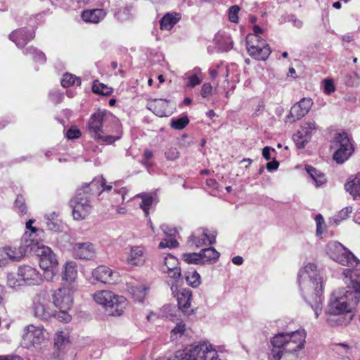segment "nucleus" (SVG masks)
<instances>
[{
	"label": "nucleus",
	"mask_w": 360,
	"mask_h": 360,
	"mask_svg": "<svg viewBox=\"0 0 360 360\" xmlns=\"http://www.w3.org/2000/svg\"><path fill=\"white\" fill-rule=\"evenodd\" d=\"M94 300L102 305L112 316H120L124 312L127 302L124 297L117 295L109 290H99L93 295Z\"/></svg>",
	"instance_id": "obj_5"
},
{
	"label": "nucleus",
	"mask_w": 360,
	"mask_h": 360,
	"mask_svg": "<svg viewBox=\"0 0 360 360\" xmlns=\"http://www.w3.org/2000/svg\"><path fill=\"white\" fill-rule=\"evenodd\" d=\"M107 12L103 8L87 9L81 14V18L86 22L98 24L106 16Z\"/></svg>",
	"instance_id": "obj_26"
},
{
	"label": "nucleus",
	"mask_w": 360,
	"mask_h": 360,
	"mask_svg": "<svg viewBox=\"0 0 360 360\" xmlns=\"http://www.w3.org/2000/svg\"><path fill=\"white\" fill-rule=\"evenodd\" d=\"M92 91L96 94L104 96L110 95L112 92V89L110 88L97 81L94 82Z\"/></svg>",
	"instance_id": "obj_43"
},
{
	"label": "nucleus",
	"mask_w": 360,
	"mask_h": 360,
	"mask_svg": "<svg viewBox=\"0 0 360 360\" xmlns=\"http://www.w3.org/2000/svg\"><path fill=\"white\" fill-rule=\"evenodd\" d=\"M15 207L18 209V212L22 214L27 213V207L25 203V199L23 196L18 195L15 202Z\"/></svg>",
	"instance_id": "obj_51"
},
{
	"label": "nucleus",
	"mask_w": 360,
	"mask_h": 360,
	"mask_svg": "<svg viewBox=\"0 0 360 360\" xmlns=\"http://www.w3.org/2000/svg\"><path fill=\"white\" fill-rule=\"evenodd\" d=\"M246 48L249 55L259 60H266L271 53L269 45L257 34L247 36Z\"/></svg>",
	"instance_id": "obj_12"
},
{
	"label": "nucleus",
	"mask_w": 360,
	"mask_h": 360,
	"mask_svg": "<svg viewBox=\"0 0 360 360\" xmlns=\"http://www.w3.org/2000/svg\"><path fill=\"white\" fill-rule=\"evenodd\" d=\"M28 249L30 252H32L39 257V265L41 269L56 266L58 264L56 256L51 248L39 241L28 246Z\"/></svg>",
	"instance_id": "obj_13"
},
{
	"label": "nucleus",
	"mask_w": 360,
	"mask_h": 360,
	"mask_svg": "<svg viewBox=\"0 0 360 360\" xmlns=\"http://www.w3.org/2000/svg\"><path fill=\"white\" fill-rule=\"evenodd\" d=\"M334 147L336 151L333 158L338 163H342L347 160L354 151V147L346 133L338 134L334 141Z\"/></svg>",
	"instance_id": "obj_14"
},
{
	"label": "nucleus",
	"mask_w": 360,
	"mask_h": 360,
	"mask_svg": "<svg viewBox=\"0 0 360 360\" xmlns=\"http://www.w3.org/2000/svg\"><path fill=\"white\" fill-rule=\"evenodd\" d=\"M143 155H144L145 160L143 162V163L144 165H147L148 164L147 161L153 158V153L151 150L146 149L144 151Z\"/></svg>",
	"instance_id": "obj_64"
},
{
	"label": "nucleus",
	"mask_w": 360,
	"mask_h": 360,
	"mask_svg": "<svg viewBox=\"0 0 360 360\" xmlns=\"http://www.w3.org/2000/svg\"><path fill=\"white\" fill-rule=\"evenodd\" d=\"M80 135H81L80 131L75 127L70 128L66 133V136L68 139H73L79 138L80 136Z\"/></svg>",
	"instance_id": "obj_55"
},
{
	"label": "nucleus",
	"mask_w": 360,
	"mask_h": 360,
	"mask_svg": "<svg viewBox=\"0 0 360 360\" xmlns=\"http://www.w3.org/2000/svg\"><path fill=\"white\" fill-rule=\"evenodd\" d=\"M306 171L309 174L311 179L316 184V186H320L326 183L325 174L311 166H307Z\"/></svg>",
	"instance_id": "obj_36"
},
{
	"label": "nucleus",
	"mask_w": 360,
	"mask_h": 360,
	"mask_svg": "<svg viewBox=\"0 0 360 360\" xmlns=\"http://www.w3.org/2000/svg\"><path fill=\"white\" fill-rule=\"evenodd\" d=\"M105 117V113L103 111L99 110L94 113L89 118L87 128L91 136L96 140L103 143H112L116 140H118L120 136L105 134L108 131L103 129Z\"/></svg>",
	"instance_id": "obj_7"
},
{
	"label": "nucleus",
	"mask_w": 360,
	"mask_h": 360,
	"mask_svg": "<svg viewBox=\"0 0 360 360\" xmlns=\"http://www.w3.org/2000/svg\"><path fill=\"white\" fill-rule=\"evenodd\" d=\"M180 19L179 15L167 13L160 20V28L163 30H170Z\"/></svg>",
	"instance_id": "obj_35"
},
{
	"label": "nucleus",
	"mask_w": 360,
	"mask_h": 360,
	"mask_svg": "<svg viewBox=\"0 0 360 360\" xmlns=\"http://www.w3.org/2000/svg\"><path fill=\"white\" fill-rule=\"evenodd\" d=\"M179 245V243L176 240L173 238L172 237L169 238H166L162 240L159 244V248H176Z\"/></svg>",
	"instance_id": "obj_50"
},
{
	"label": "nucleus",
	"mask_w": 360,
	"mask_h": 360,
	"mask_svg": "<svg viewBox=\"0 0 360 360\" xmlns=\"http://www.w3.org/2000/svg\"><path fill=\"white\" fill-rule=\"evenodd\" d=\"M161 271L167 274L169 277L176 279L181 276V269L179 266V261L174 256L168 254L163 259Z\"/></svg>",
	"instance_id": "obj_23"
},
{
	"label": "nucleus",
	"mask_w": 360,
	"mask_h": 360,
	"mask_svg": "<svg viewBox=\"0 0 360 360\" xmlns=\"http://www.w3.org/2000/svg\"><path fill=\"white\" fill-rule=\"evenodd\" d=\"M185 78L188 80L186 86L188 87H194L201 83L202 81V75L199 68H195L191 72L185 75Z\"/></svg>",
	"instance_id": "obj_34"
},
{
	"label": "nucleus",
	"mask_w": 360,
	"mask_h": 360,
	"mask_svg": "<svg viewBox=\"0 0 360 360\" xmlns=\"http://www.w3.org/2000/svg\"><path fill=\"white\" fill-rule=\"evenodd\" d=\"M145 248L143 246H131L127 252V262L131 266H141L145 262Z\"/></svg>",
	"instance_id": "obj_24"
},
{
	"label": "nucleus",
	"mask_w": 360,
	"mask_h": 360,
	"mask_svg": "<svg viewBox=\"0 0 360 360\" xmlns=\"http://www.w3.org/2000/svg\"><path fill=\"white\" fill-rule=\"evenodd\" d=\"M271 152H275V150L271 148V147L269 146H266L263 148L262 150V155L263 157L267 160H269L271 159Z\"/></svg>",
	"instance_id": "obj_59"
},
{
	"label": "nucleus",
	"mask_w": 360,
	"mask_h": 360,
	"mask_svg": "<svg viewBox=\"0 0 360 360\" xmlns=\"http://www.w3.org/2000/svg\"><path fill=\"white\" fill-rule=\"evenodd\" d=\"M26 54H30L33 59L39 63H44L46 60L44 53L33 47H29L26 49Z\"/></svg>",
	"instance_id": "obj_42"
},
{
	"label": "nucleus",
	"mask_w": 360,
	"mask_h": 360,
	"mask_svg": "<svg viewBox=\"0 0 360 360\" xmlns=\"http://www.w3.org/2000/svg\"><path fill=\"white\" fill-rule=\"evenodd\" d=\"M357 273L360 274V267L355 269H346L344 271L345 283L350 290L342 289L333 292L327 307L328 314L340 315L352 312L360 297V278H352Z\"/></svg>",
	"instance_id": "obj_1"
},
{
	"label": "nucleus",
	"mask_w": 360,
	"mask_h": 360,
	"mask_svg": "<svg viewBox=\"0 0 360 360\" xmlns=\"http://www.w3.org/2000/svg\"><path fill=\"white\" fill-rule=\"evenodd\" d=\"M99 184L102 188V193H108L110 200L112 202V206H116L119 203L124 202L125 200V195L127 193V190L125 187H120L118 184L113 183L110 185H106L105 180L103 178L94 179L89 185V189L92 191L94 188Z\"/></svg>",
	"instance_id": "obj_10"
},
{
	"label": "nucleus",
	"mask_w": 360,
	"mask_h": 360,
	"mask_svg": "<svg viewBox=\"0 0 360 360\" xmlns=\"http://www.w3.org/2000/svg\"><path fill=\"white\" fill-rule=\"evenodd\" d=\"M27 252L30 250L22 241L18 248L6 246L0 248V267L6 265L9 260L19 261Z\"/></svg>",
	"instance_id": "obj_18"
},
{
	"label": "nucleus",
	"mask_w": 360,
	"mask_h": 360,
	"mask_svg": "<svg viewBox=\"0 0 360 360\" xmlns=\"http://www.w3.org/2000/svg\"><path fill=\"white\" fill-rule=\"evenodd\" d=\"M72 253L76 259L91 260L96 257V250L91 242H78L72 245Z\"/></svg>",
	"instance_id": "obj_20"
},
{
	"label": "nucleus",
	"mask_w": 360,
	"mask_h": 360,
	"mask_svg": "<svg viewBox=\"0 0 360 360\" xmlns=\"http://www.w3.org/2000/svg\"><path fill=\"white\" fill-rule=\"evenodd\" d=\"M316 226H317V233L320 232L321 224L324 223V220L323 217L321 214H318L315 218Z\"/></svg>",
	"instance_id": "obj_63"
},
{
	"label": "nucleus",
	"mask_w": 360,
	"mask_h": 360,
	"mask_svg": "<svg viewBox=\"0 0 360 360\" xmlns=\"http://www.w3.org/2000/svg\"><path fill=\"white\" fill-rule=\"evenodd\" d=\"M48 340L49 333L44 327L30 324L24 328L22 345L27 349L38 347Z\"/></svg>",
	"instance_id": "obj_11"
},
{
	"label": "nucleus",
	"mask_w": 360,
	"mask_h": 360,
	"mask_svg": "<svg viewBox=\"0 0 360 360\" xmlns=\"http://www.w3.org/2000/svg\"><path fill=\"white\" fill-rule=\"evenodd\" d=\"M212 93V86L210 83H205L201 88L200 94L203 98L211 96Z\"/></svg>",
	"instance_id": "obj_53"
},
{
	"label": "nucleus",
	"mask_w": 360,
	"mask_h": 360,
	"mask_svg": "<svg viewBox=\"0 0 360 360\" xmlns=\"http://www.w3.org/2000/svg\"><path fill=\"white\" fill-rule=\"evenodd\" d=\"M313 101L309 98H304L300 102L295 103L290 109L287 116V122H294L306 115L310 110Z\"/></svg>",
	"instance_id": "obj_21"
},
{
	"label": "nucleus",
	"mask_w": 360,
	"mask_h": 360,
	"mask_svg": "<svg viewBox=\"0 0 360 360\" xmlns=\"http://www.w3.org/2000/svg\"><path fill=\"white\" fill-rule=\"evenodd\" d=\"M0 360H22V359L18 355H1Z\"/></svg>",
	"instance_id": "obj_62"
},
{
	"label": "nucleus",
	"mask_w": 360,
	"mask_h": 360,
	"mask_svg": "<svg viewBox=\"0 0 360 360\" xmlns=\"http://www.w3.org/2000/svg\"><path fill=\"white\" fill-rule=\"evenodd\" d=\"M149 287L144 283L138 282L130 283L128 285V291L131 295L134 301L142 302L146 297Z\"/></svg>",
	"instance_id": "obj_25"
},
{
	"label": "nucleus",
	"mask_w": 360,
	"mask_h": 360,
	"mask_svg": "<svg viewBox=\"0 0 360 360\" xmlns=\"http://www.w3.org/2000/svg\"><path fill=\"white\" fill-rule=\"evenodd\" d=\"M69 343L68 333L65 331H58L54 339V345L57 349H61L63 347Z\"/></svg>",
	"instance_id": "obj_39"
},
{
	"label": "nucleus",
	"mask_w": 360,
	"mask_h": 360,
	"mask_svg": "<svg viewBox=\"0 0 360 360\" xmlns=\"http://www.w3.org/2000/svg\"><path fill=\"white\" fill-rule=\"evenodd\" d=\"M75 291L73 285H63L54 290L52 293V303L56 310V319L60 321L68 323L71 321V316L68 311L73 304V294Z\"/></svg>",
	"instance_id": "obj_3"
},
{
	"label": "nucleus",
	"mask_w": 360,
	"mask_h": 360,
	"mask_svg": "<svg viewBox=\"0 0 360 360\" xmlns=\"http://www.w3.org/2000/svg\"><path fill=\"white\" fill-rule=\"evenodd\" d=\"M87 188L88 187L83 191L78 190L77 195L70 200L72 217L75 220L84 219L92 210L89 194L86 191Z\"/></svg>",
	"instance_id": "obj_8"
},
{
	"label": "nucleus",
	"mask_w": 360,
	"mask_h": 360,
	"mask_svg": "<svg viewBox=\"0 0 360 360\" xmlns=\"http://www.w3.org/2000/svg\"><path fill=\"white\" fill-rule=\"evenodd\" d=\"M240 11V8L238 6H232L229 8V18L231 22L237 23L238 20V12Z\"/></svg>",
	"instance_id": "obj_52"
},
{
	"label": "nucleus",
	"mask_w": 360,
	"mask_h": 360,
	"mask_svg": "<svg viewBox=\"0 0 360 360\" xmlns=\"http://www.w3.org/2000/svg\"><path fill=\"white\" fill-rule=\"evenodd\" d=\"M185 279L187 283L193 288L198 287L201 283L200 276L195 270H191L186 272Z\"/></svg>",
	"instance_id": "obj_38"
},
{
	"label": "nucleus",
	"mask_w": 360,
	"mask_h": 360,
	"mask_svg": "<svg viewBox=\"0 0 360 360\" xmlns=\"http://www.w3.org/2000/svg\"><path fill=\"white\" fill-rule=\"evenodd\" d=\"M200 253L202 264L206 263H215L220 255L214 248L202 249Z\"/></svg>",
	"instance_id": "obj_33"
},
{
	"label": "nucleus",
	"mask_w": 360,
	"mask_h": 360,
	"mask_svg": "<svg viewBox=\"0 0 360 360\" xmlns=\"http://www.w3.org/2000/svg\"><path fill=\"white\" fill-rule=\"evenodd\" d=\"M345 188L353 198L356 200L360 197V172L345 184Z\"/></svg>",
	"instance_id": "obj_32"
},
{
	"label": "nucleus",
	"mask_w": 360,
	"mask_h": 360,
	"mask_svg": "<svg viewBox=\"0 0 360 360\" xmlns=\"http://www.w3.org/2000/svg\"><path fill=\"white\" fill-rule=\"evenodd\" d=\"M119 277L117 271L107 266L101 265L92 271L90 281L92 283L99 282L104 284H114Z\"/></svg>",
	"instance_id": "obj_16"
},
{
	"label": "nucleus",
	"mask_w": 360,
	"mask_h": 360,
	"mask_svg": "<svg viewBox=\"0 0 360 360\" xmlns=\"http://www.w3.org/2000/svg\"><path fill=\"white\" fill-rule=\"evenodd\" d=\"M304 131H300V130L293 136V140L299 148H303L305 144L309 141V139L304 136Z\"/></svg>",
	"instance_id": "obj_45"
},
{
	"label": "nucleus",
	"mask_w": 360,
	"mask_h": 360,
	"mask_svg": "<svg viewBox=\"0 0 360 360\" xmlns=\"http://www.w3.org/2000/svg\"><path fill=\"white\" fill-rule=\"evenodd\" d=\"M61 84L63 87H69L74 84L79 86L81 84V80L72 74L66 73L61 79Z\"/></svg>",
	"instance_id": "obj_40"
},
{
	"label": "nucleus",
	"mask_w": 360,
	"mask_h": 360,
	"mask_svg": "<svg viewBox=\"0 0 360 360\" xmlns=\"http://www.w3.org/2000/svg\"><path fill=\"white\" fill-rule=\"evenodd\" d=\"M77 277V265L73 261L67 262L64 265V269L62 273V278L68 284L72 285Z\"/></svg>",
	"instance_id": "obj_31"
},
{
	"label": "nucleus",
	"mask_w": 360,
	"mask_h": 360,
	"mask_svg": "<svg viewBox=\"0 0 360 360\" xmlns=\"http://www.w3.org/2000/svg\"><path fill=\"white\" fill-rule=\"evenodd\" d=\"M34 221V220L30 219L26 222L25 226L27 230L23 234L22 240L27 247L30 246L36 242H38V240L36 239V237L43 232L42 230L36 229L35 227L32 226Z\"/></svg>",
	"instance_id": "obj_29"
},
{
	"label": "nucleus",
	"mask_w": 360,
	"mask_h": 360,
	"mask_svg": "<svg viewBox=\"0 0 360 360\" xmlns=\"http://www.w3.org/2000/svg\"><path fill=\"white\" fill-rule=\"evenodd\" d=\"M47 220V226L50 230L53 231H58L60 230V224L58 221H54L53 218L52 219L48 218Z\"/></svg>",
	"instance_id": "obj_58"
},
{
	"label": "nucleus",
	"mask_w": 360,
	"mask_h": 360,
	"mask_svg": "<svg viewBox=\"0 0 360 360\" xmlns=\"http://www.w3.org/2000/svg\"><path fill=\"white\" fill-rule=\"evenodd\" d=\"M292 343H289L287 345V349L279 350L276 352L273 349V359L272 360H299L301 354L303 353L304 348L305 342H303V338L297 339L296 345H292Z\"/></svg>",
	"instance_id": "obj_15"
},
{
	"label": "nucleus",
	"mask_w": 360,
	"mask_h": 360,
	"mask_svg": "<svg viewBox=\"0 0 360 360\" xmlns=\"http://www.w3.org/2000/svg\"><path fill=\"white\" fill-rule=\"evenodd\" d=\"M316 129V124L314 122H307L305 123L300 130V131H304V136H307V138L310 139L311 134Z\"/></svg>",
	"instance_id": "obj_49"
},
{
	"label": "nucleus",
	"mask_w": 360,
	"mask_h": 360,
	"mask_svg": "<svg viewBox=\"0 0 360 360\" xmlns=\"http://www.w3.org/2000/svg\"><path fill=\"white\" fill-rule=\"evenodd\" d=\"M137 196L142 200L140 207L143 210L145 214L148 215L149 214V210L153 202V197L148 194H141Z\"/></svg>",
	"instance_id": "obj_41"
},
{
	"label": "nucleus",
	"mask_w": 360,
	"mask_h": 360,
	"mask_svg": "<svg viewBox=\"0 0 360 360\" xmlns=\"http://www.w3.org/2000/svg\"><path fill=\"white\" fill-rule=\"evenodd\" d=\"M183 259L188 264H202L200 253H185L182 256Z\"/></svg>",
	"instance_id": "obj_44"
},
{
	"label": "nucleus",
	"mask_w": 360,
	"mask_h": 360,
	"mask_svg": "<svg viewBox=\"0 0 360 360\" xmlns=\"http://www.w3.org/2000/svg\"><path fill=\"white\" fill-rule=\"evenodd\" d=\"M300 290L318 318L322 311L323 279L314 263H308L297 275Z\"/></svg>",
	"instance_id": "obj_2"
},
{
	"label": "nucleus",
	"mask_w": 360,
	"mask_h": 360,
	"mask_svg": "<svg viewBox=\"0 0 360 360\" xmlns=\"http://www.w3.org/2000/svg\"><path fill=\"white\" fill-rule=\"evenodd\" d=\"M326 252L332 259L343 266H356L359 262L350 251L337 241L330 242L327 245Z\"/></svg>",
	"instance_id": "obj_9"
},
{
	"label": "nucleus",
	"mask_w": 360,
	"mask_h": 360,
	"mask_svg": "<svg viewBox=\"0 0 360 360\" xmlns=\"http://www.w3.org/2000/svg\"><path fill=\"white\" fill-rule=\"evenodd\" d=\"M34 37V32H27L24 29L16 30L9 35L10 39L13 41L18 48L24 47Z\"/></svg>",
	"instance_id": "obj_27"
},
{
	"label": "nucleus",
	"mask_w": 360,
	"mask_h": 360,
	"mask_svg": "<svg viewBox=\"0 0 360 360\" xmlns=\"http://www.w3.org/2000/svg\"><path fill=\"white\" fill-rule=\"evenodd\" d=\"M189 329L186 328V325L183 323H179L176 325L174 328L171 331L170 338L172 341H177L183 336L188 335Z\"/></svg>",
	"instance_id": "obj_37"
},
{
	"label": "nucleus",
	"mask_w": 360,
	"mask_h": 360,
	"mask_svg": "<svg viewBox=\"0 0 360 360\" xmlns=\"http://www.w3.org/2000/svg\"><path fill=\"white\" fill-rule=\"evenodd\" d=\"M335 90L333 81L332 79H325L324 91L326 94H330Z\"/></svg>",
	"instance_id": "obj_57"
},
{
	"label": "nucleus",
	"mask_w": 360,
	"mask_h": 360,
	"mask_svg": "<svg viewBox=\"0 0 360 360\" xmlns=\"http://www.w3.org/2000/svg\"><path fill=\"white\" fill-rule=\"evenodd\" d=\"M279 166V163L278 161L274 160L271 162H269L266 165V168L269 171H272L276 169Z\"/></svg>",
	"instance_id": "obj_61"
},
{
	"label": "nucleus",
	"mask_w": 360,
	"mask_h": 360,
	"mask_svg": "<svg viewBox=\"0 0 360 360\" xmlns=\"http://www.w3.org/2000/svg\"><path fill=\"white\" fill-rule=\"evenodd\" d=\"M23 284L22 279L18 278V274H8L7 276V285L11 288H17Z\"/></svg>",
	"instance_id": "obj_47"
},
{
	"label": "nucleus",
	"mask_w": 360,
	"mask_h": 360,
	"mask_svg": "<svg viewBox=\"0 0 360 360\" xmlns=\"http://www.w3.org/2000/svg\"><path fill=\"white\" fill-rule=\"evenodd\" d=\"M189 120L186 116L178 119H173L171 121L170 126L177 130H181L188 124Z\"/></svg>",
	"instance_id": "obj_46"
},
{
	"label": "nucleus",
	"mask_w": 360,
	"mask_h": 360,
	"mask_svg": "<svg viewBox=\"0 0 360 360\" xmlns=\"http://www.w3.org/2000/svg\"><path fill=\"white\" fill-rule=\"evenodd\" d=\"M161 228H162L163 232L165 233V234L168 236H170V237L175 236V234L176 233V229H170L166 225H162L161 226Z\"/></svg>",
	"instance_id": "obj_60"
},
{
	"label": "nucleus",
	"mask_w": 360,
	"mask_h": 360,
	"mask_svg": "<svg viewBox=\"0 0 360 360\" xmlns=\"http://www.w3.org/2000/svg\"><path fill=\"white\" fill-rule=\"evenodd\" d=\"M30 309L32 315L41 321L56 318V309L53 307L49 293L45 291H40L33 296Z\"/></svg>",
	"instance_id": "obj_6"
},
{
	"label": "nucleus",
	"mask_w": 360,
	"mask_h": 360,
	"mask_svg": "<svg viewBox=\"0 0 360 360\" xmlns=\"http://www.w3.org/2000/svg\"><path fill=\"white\" fill-rule=\"evenodd\" d=\"M217 352L213 346L202 343L186 347L183 351H177L171 358H162L158 360H217Z\"/></svg>",
	"instance_id": "obj_4"
},
{
	"label": "nucleus",
	"mask_w": 360,
	"mask_h": 360,
	"mask_svg": "<svg viewBox=\"0 0 360 360\" xmlns=\"http://www.w3.org/2000/svg\"><path fill=\"white\" fill-rule=\"evenodd\" d=\"M192 294L188 289H182L176 294L179 308L185 314H190L193 311L190 310Z\"/></svg>",
	"instance_id": "obj_28"
},
{
	"label": "nucleus",
	"mask_w": 360,
	"mask_h": 360,
	"mask_svg": "<svg viewBox=\"0 0 360 360\" xmlns=\"http://www.w3.org/2000/svg\"><path fill=\"white\" fill-rule=\"evenodd\" d=\"M217 232L207 229H197L188 238V243L197 248L202 245H212L215 243Z\"/></svg>",
	"instance_id": "obj_19"
},
{
	"label": "nucleus",
	"mask_w": 360,
	"mask_h": 360,
	"mask_svg": "<svg viewBox=\"0 0 360 360\" xmlns=\"http://www.w3.org/2000/svg\"><path fill=\"white\" fill-rule=\"evenodd\" d=\"M345 82L347 86H357L360 83V76L357 72H354L347 76Z\"/></svg>",
	"instance_id": "obj_48"
},
{
	"label": "nucleus",
	"mask_w": 360,
	"mask_h": 360,
	"mask_svg": "<svg viewBox=\"0 0 360 360\" xmlns=\"http://www.w3.org/2000/svg\"><path fill=\"white\" fill-rule=\"evenodd\" d=\"M55 266L48 267L47 269H43L44 270V276L46 280L51 281L53 280V277L56 275V271L54 269Z\"/></svg>",
	"instance_id": "obj_56"
},
{
	"label": "nucleus",
	"mask_w": 360,
	"mask_h": 360,
	"mask_svg": "<svg viewBox=\"0 0 360 360\" xmlns=\"http://www.w3.org/2000/svg\"><path fill=\"white\" fill-rule=\"evenodd\" d=\"M148 109L153 110L158 117H167L171 112L169 109V103L162 99H155L149 103Z\"/></svg>",
	"instance_id": "obj_30"
},
{
	"label": "nucleus",
	"mask_w": 360,
	"mask_h": 360,
	"mask_svg": "<svg viewBox=\"0 0 360 360\" xmlns=\"http://www.w3.org/2000/svg\"><path fill=\"white\" fill-rule=\"evenodd\" d=\"M303 338V342H306V333L304 330H298L291 333H281L276 335L271 339V344L274 348L287 349V345L293 342L292 345H296L297 339Z\"/></svg>",
	"instance_id": "obj_17"
},
{
	"label": "nucleus",
	"mask_w": 360,
	"mask_h": 360,
	"mask_svg": "<svg viewBox=\"0 0 360 360\" xmlns=\"http://www.w3.org/2000/svg\"><path fill=\"white\" fill-rule=\"evenodd\" d=\"M18 276L27 285H38L42 281L40 273L35 268L28 265L18 268Z\"/></svg>",
	"instance_id": "obj_22"
},
{
	"label": "nucleus",
	"mask_w": 360,
	"mask_h": 360,
	"mask_svg": "<svg viewBox=\"0 0 360 360\" xmlns=\"http://www.w3.org/2000/svg\"><path fill=\"white\" fill-rule=\"evenodd\" d=\"M179 157V153L176 148H170L165 152V158L169 160H175Z\"/></svg>",
	"instance_id": "obj_54"
}]
</instances>
